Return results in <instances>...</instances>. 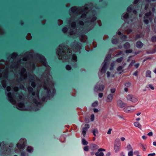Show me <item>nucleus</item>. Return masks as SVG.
Returning <instances> with one entry per match:
<instances>
[{"instance_id":"26","label":"nucleus","mask_w":156,"mask_h":156,"mask_svg":"<svg viewBox=\"0 0 156 156\" xmlns=\"http://www.w3.org/2000/svg\"><path fill=\"white\" fill-rule=\"evenodd\" d=\"M134 126L136 127H137L140 129H141V125L140 124V123L138 122H135L134 123Z\"/></svg>"},{"instance_id":"24","label":"nucleus","mask_w":156,"mask_h":156,"mask_svg":"<svg viewBox=\"0 0 156 156\" xmlns=\"http://www.w3.org/2000/svg\"><path fill=\"white\" fill-rule=\"evenodd\" d=\"M136 46L138 48H141L143 46V44L140 41H138L136 44Z\"/></svg>"},{"instance_id":"34","label":"nucleus","mask_w":156,"mask_h":156,"mask_svg":"<svg viewBox=\"0 0 156 156\" xmlns=\"http://www.w3.org/2000/svg\"><path fill=\"white\" fill-rule=\"evenodd\" d=\"M17 55V54L15 53H13L11 55V58L14 60Z\"/></svg>"},{"instance_id":"62","label":"nucleus","mask_w":156,"mask_h":156,"mask_svg":"<svg viewBox=\"0 0 156 156\" xmlns=\"http://www.w3.org/2000/svg\"><path fill=\"white\" fill-rule=\"evenodd\" d=\"M11 90V88L10 87H8L6 88V90L7 91H9Z\"/></svg>"},{"instance_id":"53","label":"nucleus","mask_w":156,"mask_h":156,"mask_svg":"<svg viewBox=\"0 0 156 156\" xmlns=\"http://www.w3.org/2000/svg\"><path fill=\"white\" fill-rule=\"evenodd\" d=\"M132 52V50L131 49L127 50L126 51V52L127 53H131Z\"/></svg>"},{"instance_id":"64","label":"nucleus","mask_w":156,"mask_h":156,"mask_svg":"<svg viewBox=\"0 0 156 156\" xmlns=\"http://www.w3.org/2000/svg\"><path fill=\"white\" fill-rule=\"evenodd\" d=\"M99 96L100 98H101L103 96V94L102 93H100L99 94Z\"/></svg>"},{"instance_id":"8","label":"nucleus","mask_w":156,"mask_h":156,"mask_svg":"<svg viewBox=\"0 0 156 156\" xmlns=\"http://www.w3.org/2000/svg\"><path fill=\"white\" fill-rule=\"evenodd\" d=\"M81 44L80 43L78 44L76 41H75L73 43L72 46L73 51L75 52L77 51L78 50H80L81 48Z\"/></svg>"},{"instance_id":"33","label":"nucleus","mask_w":156,"mask_h":156,"mask_svg":"<svg viewBox=\"0 0 156 156\" xmlns=\"http://www.w3.org/2000/svg\"><path fill=\"white\" fill-rule=\"evenodd\" d=\"M151 12H149L146 13L145 14V16L144 17V19H145L146 18H148V17L151 15Z\"/></svg>"},{"instance_id":"9","label":"nucleus","mask_w":156,"mask_h":156,"mask_svg":"<svg viewBox=\"0 0 156 156\" xmlns=\"http://www.w3.org/2000/svg\"><path fill=\"white\" fill-rule=\"evenodd\" d=\"M126 98L128 100L130 101L133 103L136 102L138 101L137 98L135 96L131 94H128L126 96Z\"/></svg>"},{"instance_id":"5","label":"nucleus","mask_w":156,"mask_h":156,"mask_svg":"<svg viewBox=\"0 0 156 156\" xmlns=\"http://www.w3.org/2000/svg\"><path fill=\"white\" fill-rule=\"evenodd\" d=\"M28 90L29 92V93H32L33 96V102L36 104L38 105L39 104V102L38 101H39V91L37 90L36 93L35 92H32L33 88L30 87H28Z\"/></svg>"},{"instance_id":"3","label":"nucleus","mask_w":156,"mask_h":156,"mask_svg":"<svg viewBox=\"0 0 156 156\" xmlns=\"http://www.w3.org/2000/svg\"><path fill=\"white\" fill-rule=\"evenodd\" d=\"M16 95H18L17 97L15 95V94H12L10 92H9L7 94V97L9 101L12 104H15L16 103V100L18 102L19 101H21L23 100V94H18L17 93H16Z\"/></svg>"},{"instance_id":"22","label":"nucleus","mask_w":156,"mask_h":156,"mask_svg":"<svg viewBox=\"0 0 156 156\" xmlns=\"http://www.w3.org/2000/svg\"><path fill=\"white\" fill-rule=\"evenodd\" d=\"M113 95L112 94H109L107 96V101L110 102L112 101L113 99Z\"/></svg>"},{"instance_id":"40","label":"nucleus","mask_w":156,"mask_h":156,"mask_svg":"<svg viewBox=\"0 0 156 156\" xmlns=\"http://www.w3.org/2000/svg\"><path fill=\"white\" fill-rule=\"evenodd\" d=\"M98 105V101H95L92 104V106L93 107H95L97 106Z\"/></svg>"},{"instance_id":"56","label":"nucleus","mask_w":156,"mask_h":156,"mask_svg":"<svg viewBox=\"0 0 156 156\" xmlns=\"http://www.w3.org/2000/svg\"><path fill=\"white\" fill-rule=\"evenodd\" d=\"M63 23V21L61 20H58V24L59 25L62 24Z\"/></svg>"},{"instance_id":"31","label":"nucleus","mask_w":156,"mask_h":156,"mask_svg":"<svg viewBox=\"0 0 156 156\" xmlns=\"http://www.w3.org/2000/svg\"><path fill=\"white\" fill-rule=\"evenodd\" d=\"M124 47L125 48L127 49L129 48L130 45L128 42H126L124 45Z\"/></svg>"},{"instance_id":"19","label":"nucleus","mask_w":156,"mask_h":156,"mask_svg":"<svg viewBox=\"0 0 156 156\" xmlns=\"http://www.w3.org/2000/svg\"><path fill=\"white\" fill-rule=\"evenodd\" d=\"M104 86L103 85H100L98 89V86H96L94 88V90L95 91L98 92V90L100 91H102L104 89Z\"/></svg>"},{"instance_id":"46","label":"nucleus","mask_w":156,"mask_h":156,"mask_svg":"<svg viewBox=\"0 0 156 156\" xmlns=\"http://www.w3.org/2000/svg\"><path fill=\"white\" fill-rule=\"evenodd\" d=\"M133 151H130L128 153L129 156H133Z\"/></svg>"},{"instance_id":"63","label":"nucleus","mask_w":156,"mask_h":156,"mask_svg":"<svg viewBox=\"0 0 156 156\" xmlns=\"http://www.w3.org/2000/svg\"><path fill=\"white\" fill-rule=\"evenodd\" d=\"M79 24L81 25H83L84 24L83 22L80 20L79 21Z\"/></svg>"},{"instance_id":"10","label":"nucleus","mask_w":156,"mask_h":156,"mask_svg":"<svg viewBox=\"0 0 156 156\" xmlns=\"http://www.w3.org/2000/svg\"><path fill=\"white\" fill-rule=\"evenodd\" d=\"M30 80L31 82H32L31 85L33 87H34L35 85V83L33 81L34 80L35 81L36 79L37 78L35 75L33 74L30 75L29 76Z\"/></svg>"},{"instance_id":"48","label":"nucleus","mask_w":156,"mask_h":156,"mask_svg":"<svg viewBox=\"0 0 156 156\" xmlns=\"http://www.w3.org/2000/svg\"><path fill=\"white\" fill-rule=\"evenodd\" d=\"M135 62V60H132L130 64L129 65V66L130 67H132L133 64Z\"/></svg>"},{"instance_id":"13","label":"nucleus","mask_w":156,"mask_h":156,"mask_svg":"<svg viewBox=\"0 0 156 156\" xmlns=\"http://www.w3.org/2000/svg\"><path fill=\"white\" fill-rule=\"evenodd\" d=\"M105 151V150L104 149L99 148L98 149V151L95 153V155L96 156H103L104 154L102 151Z\"/></svg>"},{"instance_id":"30","label":"nucleus","mask_w":156,"mask_h":156,"mask_svg":"<svg viewBox=\"0 0 156 156\" xmlns=\"http://www.w3.org/2000/svg\"><path fill=\"white\" fill-rule=\"evenodd\" d=\"M27 151L29 152H31L33 151V148L31 146H28L27 149Z\"/></svg>"},{"instance_id":"41","label":"nucleus","mask_w":156,"mask_h":156,"mask_svg":"<svg viewBox=\"0 0 156 156\" xmlns=\"http://www.w3.org/2000/svg\"><path fill=\"white\" fill-rule=\"evenodd\" d=\"M151 41L153 42H156V36H154L152 37L151 38Z\"/></svg>"},{"instance_id":"25","label":"nucleus","mask_w":156,"mask_h":156,"mask_svg":"<svg viewBox=\"0 0 156 156\" xmlns=\"http://www.w3.org/2000/svg\"><path fill=\"white\" fill-rule=\"evenodd\" d=\"M106 69V63L104 64L101 69V71L102 73H105Z\"/></svg>"},{"instance_id":"45","label":"nucleus","mask_w":156,"mask_h":156,"mask_svg":"<svg viewBox=\"0 0 156 156\" xmlns=\"http://www.w3.org/2000/svg\"><path fill=\"white\" fill-rule=\"evenodd\" d=\"M122 16L124 18L126 19L127 18L128 16V14L127 13H126L125 14H122Z\"/></svg>"},{"instance_id":"11","label":"nucleus","mask_w":156,"mask_h":156,"mask_svg":"<svg viewBox=\"0 0 156 156\" xmlns=\"http://www.w3.org/2000/svg\"><path fill=\"white\" fill-rule=\"evenodd\" d=\"M38 58L39 59L42 64L44 66H47V62L45 58L43 56L38 55H37Z\"/></svg>"},{"instance_id":"1","label":"nucleus","mask_w":156,"mask_h":156,"mask_svg":"<svg viewBox=\"0 0 156 156\" xmlns=\"http://www.w3.org/2000/svg\"><path fill=\"white\" fill-rule=\"evenodd\" d=\"M2 63H0V78L3 77L4 79L2 81V84L3 87L6 86V80L7 79L8 71L9 69L8 66L2 60Z\"/></svg>"},{"instance_id":"54","label":"nucleus","mask_w":156,"mask_h":156,"mask_svg":"<svg viewBox=\"0 0 156 156\" xmlns=\"http://www.w3.org/2000/svg\"><path fill=\"white\" fill-rule=\"evenodd\" d=\"M67 30V28L66 27H64L62 29V31L64 33H66Z\"/></svg>"},{"instance_id":"39","label":"nucleus","mask_w":156,"mask_h":156,"mask_svg":"<svg viewBox=\"0 0 156 156\" xmlns=\"http://www.w3.org/2000/svg\"><path fill=\"white\" fill-rule=\"evenodd\" d=\"M128 150L133 151V149L130 144H128L126 147Z\"/></svg>"},{"instance_id":"23","label":"nucleus","mask_w":156,"mask_h":156,"mask_svg":"<svg viewBox=\"0 0 156 156\" xmlns=\"http://www.w3.org/2000/svg\"><path fill=\"white\" fill-rule=\"evenodd\" d=\"M120 145H118L116 144H114V149L115 151L116 152H118L120 150Z\"/></svg>"},{"instance_id":"60","label":"nucleus","mask_w":156,"mask_h":156,"mask_svg":"<svg viewBox=\"0 0 156 156\" xmlns=\"http://www.w3.org/2000/svg\"><path fill=\"white\" fill-rule=\"evenodd\" d=\"M155 155V154L154 153L152 154H148V156H154Z\"/></svg>"},{"instance_id":"21","label":"nucleus","mask_w":156,"mask_h":156,"mask_svg":"<svg viewBox=\"0 0 156 156\" xmlns=\"http://www.w3.org/2000/svg\"><path fill=\"white\" fill-rule=\"evenodd\" d=\"M98 148V146L95 144H92L90 145V148L92 150L94 151Z\"/></svg>"},{"instance_id":"38","label":"nucleus","mask_w":156,"mask_h":156,"mask_svg":"<svg viewBox=\"0 0 156 156\" xmlns=\"http://www.w3.org/2000/svg\"><path fill=\"white\" fill-rule=\"evenodd\" d=\"M92 133L94 135V136H96V135L95 134L96 133H98V130L97 129H94V130L92 131Z\"/></svg>"},{"instance_id":"47","label":"nucleus","mask_w":156,"mask_h":156,"mask_svg":"<svg viewBox=\"0 0 156 156\" xmlns=\"http://www.w3.org/2000/svg\"><path fill=\"white\" fill-rule=\"evenodd\" d=\"M84 150L85 151H88L89 150V147L88 146L84 147H83Z\"/></svg>"},{"instance_id":"7","label":"nucleus","mask_w":156,"mask_h":156,"mask_svg":"<svg viewBox=\"0 0 156 156\" xmlns=\"http://www.w3.org/2000/svg\"><path fill=\"white\" fill-rule=\"evenodd\" d=\"M25 69L24 68H22L20 73V78L18 79V81H22L25 79L27 77L26 73H25Z\"/></svg>"},{"instance_id":"59","label":"nucleus","mask_w":156,"mask_h":156,"mask_svg":"<svg viewBox=\"0 0 156 156\" xmlns=\"http://www.w3.org/2000/svg\"><path fill=\"white\" fill-rule=\"evenodd\" d=\"M147 135L149 136H151L153 135V133L151 132H150L147 134Z\"/></svg>"},{"instance_id":"57","label":"nucleus","mask_w":156,"mask_h":156,"mask_svg":"<svg viewBox=\"0 0 156 156\" xmlns=\"http://www.w3.org/2000/svg\"><path fill=\"white\" fill-rule=\"evenodd\" d=\"M131 5L129 6L127 9V11L128 12L130 11L131 10Z\"/></svg>"},{"instance_id":"52","label":"nucleus","mask_w":156,"mask_h":156,"mask_svg":"<svg viewBox=\"0 0 156 156\" xmlns=\"http://www.w3.org/2000/svg\"><path fill=\"white\" fill-rule=\"evenodd\" d=\"M21 156H27L26 153L24 152H22L21 153Z\"/></svg>"},{"instance_id":"35","label":"nucleus","mask_w":156,"mask_h":156,"mask_svg":"<svg viewBox=\"0 0 156 156\" xmlns=\"http://www.w3.org/2000/svg\"><path fill=\"white\" fill-rule=\"evenodd\" d=\"M72 60L73 61L76 62L77 61V58L76 55H73L72 56Z\"/></svg>"},{"instance_id":"58","label":"nucleus","mask_w":156,"mask_h":156,"mask_svg":"<svg viewBox=\"0 0 156 156\" xmlns=\"http://www.w3.org/2000/svg\"><path fill=\"white\" fill-rule=\"evenodd\" d=\"M115 90V88H112L111 89V91L112 93H114Z\"/></svg>"},{"instance_id":"32","label":"nucleus","mask_w":156,"mask_h":156,"mask_svg":"<svg viewBox=\"0 0 156 156\" xmlns=\"http://www.w3.org/2000/svg\"><path fill=\"white\" fill-rule=\"evenodd\" d=\"M156 52V49L155 48H153L152 50L149 51V52L147 53L148 54H153L155 53Z\"/></svg>"},{"instance_id":"49","label":"nucleus","mask_w":156,"mask_h":156,"mask_svg":"<svg viewBox=\"0 0 156 156\" xmlns=\"http://www.w3.org/2000/svg\"><path fill=\"white\" fill-rule=\"evenodd\" d=\"M142 147L143 148V150L144 151H145L146 150V148H147V146H146V145H142Z\"/></svg>"},{"instance_id":"27","label":"nucleus","mask_w":156,"mask_h":156,"mask_svg":"<svg viewBox=\"0 0 156 156\" xmlns=\"http://www.w3.org/2000/svg\"><path fill=\"white\" fill-rule=\"evenodd\" d=\"M80 39L81 41L84 42L86 41V37L85 35H82L81 36Z\"/></svg>"},{"instance_id":"14","label":"nucleus","mask_w":156,"mask_h":156,"mask_svg":"<svg viewBox=\"0 0 156 156\" xmlns=\"http://www.w3.org/2000/svg\"><path fill=\"white\" fill-rule=\"evenodd\" d=\"M18 109L20 110H28L27 109L25 108L24 104L23 103H19L16 105Z\"/></svg>"},{"instance_id":"20","label":"nucleus","mask_w":156,"mask_h":156,"mask_svg":"<svg viewBox=\"0 0 156 156\" xmlns=\"http://www.w3.org/2000/svg\"><path fill=\"white\" fill-rule=\"evenodd\" d=\"M133 106H128L124 108V111L126 112H132L133 111V109H131V107H133Z\"/></svg>"},{"instance_id":"36","label":"nucleus","mask_w":156,"mask_h":156,"mask_svg":"<svg viewBox=\"0 0 156 156\" xmlns=\"http://www.w3.org/2000/svg\"><path fill=\"white\" fill-rule=\"evenodd\" d=\"M82 143L83 145H86L88 144V142L84 139H82Z\"/></svg>"},{"instance_id":"42","label":"nucleus","mask_w":156,"mask_h":156,"mask_svg":"<svg viewBox=\"0 0 156 156\" xmlns=\"http://www.w3.org/2000/svg\"><path fill=\"white\" fill-rule=\"evenodd\" d=\"M71 27L73 29H75L76 27V23L75 22H73L71 24Z\"/></svg>"},{"instance_id":"29","label":"nucleus","mask_w":156,"mask_h":156,"mask_svg":"<svg viewBox=\"0 0 156 156\" xmlns=\"http://www.w3.org/2000/svg\"><path fill=\"white\" fill-rule=\"evenodd\" d=\"M151 72L150 70H147L146 71V77H149L150 78L151 77Z\"/></svg>"},{"instance_id":"17","label":"nucleus","mask_w":156,"mask_h":156,"mask_svg":"<svg viewBox=\"0 0 156 156\" xmlns=\"http://www.w3.org/2000/svg\"><path fill=\"white\" fill-rule=\"evenodd\" d=\"M126 105V103H123V102L121 100H119L117 101V105L120 108H122L124 107Z\"/></svg>"},{"instance_id":"61","label":"nucleus","mask_w":156,"mask_h":156,"mask_svg":"<svg viewBox=\"0 0 156 156\" xmlns=\"http://www.w3.org/2000/svg\"><path fill=\"white\" fill-rule=\"evenodd\" d=\"M112 130V129H108V130L107 132V134H110L111 133V131Z\"/></svg>"},{"instance_id":"55","label":"nucleus","mask_w":156,"mask_h":156,"mask_svg":"<svg viewBox=\"0 0 156 156\" xmlns=\"http://www.w3.org/2000/svg\"><path fill=\"white\" fill-rule=\"evenodd\" d=\"M91 120L92 121H93L94 119V115L93 114H92L91 115Z\"/></svg>"},{"instance_id":"51","label":"nucleus","mask_w":156,"mask_h":156,"mask_svg":"<svg viewBox=\"0 0 156 156\" xmlns=\"http://www.w3.org/2000/svg\"><path fill=\"white\" fill-rule=\"evenodd\" d=\"M125 85L127 87H129L131 85V83L129 82H127L125 83Z\"/></svg>"},{"instance_id":"16","label":"nucleus","mask_w":156,"mask_h":156,"mask_svg":"<svg viewBox=\"0 0 156 156\" xmlns=\"http://www.w3.org/2000/svg\"><path fill=\"white\" fill-rule=\"evenodd\" d=\"M25 57H24L23 58V61H26L27 60L28 58H30L32 57V53L30 52H27L25 54Z\"/></svg>"},{"instance_id":"18","label":"nucleus","mask_w":156,"mask_h":156,"mask_svg":"<svg viewBox=\"0 0 156 156\" xmlns=\"http://www.w3.org/2000/svg\"><path fill=\"white\" fill-rule=\"evenodd\" d=\"M126 65V63H124L122 66H119L117 68V71H120L121 72H119V73H122L123 71V70H122V69L124 68Z\"/></svg>"},{"instance_id":"43","label":"nucleus","mask_w":156,"mask_h":156,"mask_svg":"<svg viewBox=\"0 0 156 156\" xmlns=\"http://www.w3.org/2000/svg\"><path fill=\"white\" fill-rule=\"evenodd\" d=\"M112 42L113 44H116L117 42V39H115L113 38L112 40Z\"/></svg>"},{"instance_id":"28","label":"nucleus","mask_w":156,"mask_h":156,"mask_svg":"<svg viewBox=\"0 0 156 156\" xmlns=\"http://www.w3.org/2000/svg\"><path fill=\"white\" fill-rule=\"evenodd\" d=\"M120 141L119 138H116L115 139L114 142V144L120 145Z\"/></svg>"},{"instance_id":"12","label":"nucleus","mask_w":156,"mask_h":156,"mask_svg":"<svg viewBox=\"0 0 156 156\" xmlns=\"http://www.w3.org/2000/svg\"><path fill=\"white\" fill-rule=\"evenodd\" d=\"M21 60L18 62L16 64L15 63H12L10 66L11 68L15 69L16 70L18 69L20 67V64H21Z\"/></svg>"},{"instance_id":"4","label":"nucleus","mask_w":156,"mask_h":156,"mask_svg":"<svg viewBox=\"0 0 156 156\" xmlns=\"http://www.w3.org/2000/svg\"><path fill=\"white\" fill-rule=\"evenodd\" d=\"M66 48L62 45H59L57 50V53L59 59L66 60L68 59L69 57L67 54L65 52H64V50Z\"/></svg>"},{"instance_id":"37","label":"nucleus","mask_w":156,"mask_h":156,"mask_svg":"<svg viewBox=\"0 0 156 156\" xmlns=\"http://www.w3.org/2000/svg\"><path fill=\"white\" fill-rule=\"evenodd\" d=\"M123 60V58L122 57H121L119 58H117L116 60V61L118 62V63H120L122 62V61Z\"/></svg>"},{"instance_id":"6","label":"nucleus","mask_w":156,"mask_h":156,"mask_svg":"<svg viewBox=\"0 0 156 156\" xmlns=\"http://www.w3.org/2000/svg\"><path fill=\"white\" fill-rule=\"evenodd\" d=\"M27 141L25 139L21 138L17 144L16 146L19 150L23 149L26 146Z\"/></svg>"},{"instance_id":"44","label":"nucleus","mask_w":156,"mask_h":156,"mask_svg":"<svg viewBox=\"0 0 156 156\" xmlns=\"http://www.w3.org/2000/svg\"><path fill=\"white\" fill-rule=\"evenodd\" d=\"M26 38L28 40H30L31 39V36L30 34H28L26 37Z\"/></svg>"},{"instance_id":"50","label":"nucleus","mask_w":156,"mask_h":156,"mask_svg":"<svg viewBox=\"0 0 156 156\" xmlns=\"http://www.w3.org/2000/svg\"><path fill=\"white\" fill-rule=\"evenodd\" d=\"M71 67L69 65H67L66 66V69L67 70H70L71 69Z\"/></svg>"},{"instance_id":"2","label":"nucleus","mask_w":156,"mask_h":156,"mask_svg":"<svg viewBox=\"0 0 156 156\" xmlns=\"http://www.w3.org/2000/svg\"><path fill=\"white\" fill-rule=\"evenodd\" d=\"M91 5H86L83 7L79 8H76V7H73L71 9V11L73 13L76 12L78 13H81L82 16L80 19L85 21L86 20V13H87L88 9L90 10L91 9Z\"/></svg>"},{"instance_id":"15","label":"nucleus","mask_w":156,"mask_h":156,"mask_svg":"<svg viewBox=\"0 0 156 156\" xmlns=\"http://www.w3.org/2000/svg\"><path fill=\"white\" fill-rule=\"evenodd\" d=\"M85 126V127L83 128L82 132V134L84 137L85 136L86 132L89 128V124H86Z\"/></svg>"}]
</instances>
